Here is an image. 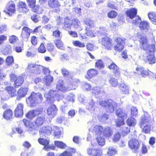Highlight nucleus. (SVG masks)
<instances>
[{
	"instance_id": "obj_32",
	"label": "nucleus",
	"mask_w": 156,
	"mask_h": 156,
	"mask_svg": "<svg viewBox=\"0 0 156 156\" xmlns=\"http://www.w3.org/2000/svg\"><path fill=\"white\" fill-rule=\"evenodd\" d=\"M92 92L95 94H102L103 92V89L102 88L98 87H95L92 89Z\"/></svg>"
},
{
	"instance_id": "obj_14",
	"label": "nucleus",
	"mask_w": 156,
	"mask_h": 156,
	"mask_svg": "<svg viewBox=\"0 0 156 156\" xmlns=\"http://www.w3.org/2000/svg\"><path fill=\"white\" fill-rule=\"evenodd\" d=\"M58 109L54 105H51L47 110V114L51 118L54 117L57 114Z\"/></svg>"
},
{
	"instance_id": "obj_16",
	"label": "nucleus",
	"mask_w": 156,
	"mask_h": 156,
	"mask_svg": "<svg viewBox=\"0 0 156 156\" xmlns=\"http://www.w3.org/2000/svg\"><path fill=\"white\" fill-rule=\"evenodd\" d=\"M52 129L50 126L43 127L40 129V133L41 136L46 135H49L51 134Z\"/></svg>"
},
{
	"instance_id": "obj_19",
	"label": "nucleus",
	"mask_w": 156,
	"mask_h": 156,
	"mask_svg": "<svg viewBox=\"0 0 156 156\" xmlns=\"http://www.w3.org/2000/svg\"><path fill=\"white\" fill-rule=\"evenodd\" d=\"M134 73L141 75L143 77H145L148 74V72L144 69L143 67L138 66L136 68Z\"/></svg>"
},
{
	"instance_id": "obj_59",
	"label": "nucleus",
	"mask_w": 156,
	"mask_h": 156,
	"mask_svg": "<svg viewBox=\"0 0 156 156\" xmlns=\"http://www.w3.org/2000/svg\"><path fill=\"white\" fill-rule=\"evenodd\" d=\"M55 43L56 47L59 48H61L63 45L62 41L59 39L56 40L55 42Z\"/></svg>"
},
{
	"instance_id": "obj_44",
	"label": "nucleus",
	"mask_w": 156,
	"mask_h": 156,
	"mask_svg": "<svg viewBox=\"0 0 156 156\" xmlns=\"http://www.w3.org/2000/svg\"><path fill=\"white\" fill-rule=\"evenodd\" d=\"M72 25L76 28H78L80 27V22L77 19H74L72 22Z\"/></svg>"
},
{
	"instance_id": "obj_57",
	"label": "nucleus",
	"mask_w": 156,
	"mask_h": 156,
	"mask_svg": "<svg viewBox=\"0 0 156 156\" xmlns=\"http://www.w3.org/2000/svg\"><path fill=\"white\" fill-rule=\"evenodd\" d=\"M116 124L118 126H120L125 124L124 119L121 118L120 119H118L116 122Z\"/></svg>"
},
{
	"instance_id": "obj_36",
	"label": "nucleus",
	"mask_w": 156,
	"mask_h": 156,
	"mask_svg": "<svg viewBox=\"0 0 156 156\" xmlns=\"http://www.w3.org/2000/svg\"><path fill=\"white\" fill-rule=\"evenodd\" d=\"M75 150L71 149L69 151H66L60 154L59 156H72V152H75Z\"/></svg>"
},
{
	"instance_id": "obj_10",
	"label": "nucleus",
	"mask_w": 156,
	"mask_h": 156,
	"mask_svg": "<svg viewBox=\"0 0 156 156\" xmlns=\"http://www.w3.org/2000/svg\"><path fill=\"white\" fill-rule=\"evenodd\" d=\"M44 96L50 102L52 103L56 100L58 101V97L59 95L55 91L51 90L48 93H45Z\"/></svg>"
},
{
	"instance_id": "obj_53",
	"label": "nucleus",
	"mask_w": 156,
	"mask_h": 156,
	"mask_svg": "<svg viewBox=\"0 0 156 156\" xmlns=\"http://www.w3.org/2000/svg\"><path fill=\"white\" fill-rule=\"evenodd\" d=\"M95 66L98 68L100 69L103 68L104 67L103 62L101 60H98L95 63Z\"/></svg>"
},
{
	"instance_id": "obj_46",
	"label": "nucleus",
	"mask_w": 156,
	"mask_h": 156,
	"mask_svg": "<svg viewBox=\"0 0 156 156\" xmlns=\"http://www.w3.org/2000/svg\"><path fill=\"white\" fill-rule=\"evenodd\" d=\"M38 51L39 52L42 53H44L46 51V48L43 43L41 44L38 48Z\"/></svg>"
},
{
	"instance_id": "obj_2",
	"label": "nucleus",
	"mask_w": 156,
	"mask_h": 156,
	"mask_svg": "<svg viewBox=\"0 0 156 156\" xmlns=\"http://www.w3.org/2000/svg\"><path fill=\"white\" fill-rule=\"evenodd\" d=\"M68 87H65L62 80H60L58 81L56 84V88L59 90L65 92L68 90H70L76 89V83L74 81L72 78H70L68 80Z\"/></svg>"
},
{
	"instance_id": "obj_1",
	"label": "nucleus",
	"mask_w": 156,
	"mask_h": 156,
	"mask_svg": "<svg viewBox=\"0 0 156 156\" xmlns=\"http://www.w3.org/2000/svg\"><path fill=\"white\" fill-rule=\"evenodd\" d=\"M140 42L142 45L141 47H142L144 50L143 54H142L139 56L140 58L150 64L155 63V60L154 55L155 45L151 44L149 46L147 42L146 37H142L140 38Z\"/></svg>"
},
{
	"instance_id": "obj_43",
	"label": "nucleus",
	"mask_w": 156,
	"mask_h": 156,
	"mask_svg": "<svg viewBox=\"0 0 156 156\" xmlns=\"http://www.w3.org/2000/svg\"><path fill=\"white\" fill-rule=\"evenodd\" d=\"M97 140L98 144L99 145L103 146L104 145L105 143V140L104 138L102 137V136H100L97 137Z\"/></svg>"
},
{
	"instance_id": "obj_3",
	"label": "nucleus",
	"mask_w": 156,
	"mask_h": 156,
	"mask_svg": "<svg viewBox=\"0 0 156 156\" xmlns=\"http://www.w3.org/2000/svg\"><path fill=\"white\" fill-rule=\"evenodd\" d=\"M43 100L42 95L39 93L32 92L30 96L26 99V102L30 106H34L36 104L41 103Z\"/></svg>"
},
{
	"instance_id": "obj_60",
	"label": "nucleus",
	"mask_w": 156,
	"mask_h": 156,
	"mask_svg": "<svg viewBox=\"0 0 156 156\" xmlns=\"http://www.w3.org/2000/svg\"><path fill=\"white\" fill-rule=\"evenodd\" d=\"M83 88L86 90H90L91 86L89 83H85L82 86Z\"/></svg>"
},
{
	"instance_id": "obj_61",
	"label": "nucleus",
	"mask_w": 156,
	"mask_h": 156,
	"mask_svg": "<svg viewBox=\"0 0 156 156\" xmlns=\"http://www.w3.org/2000/svg\"><path fill=\"white\" fill-rule=\"evenodd\" d=\"M14 59L12 56H10V66H11L13 69H17L18 67V65L14 63Z\"/></svg>"
},
{
	"instance_id": "obj_37",
	"label": "nucleus",
	"mask_w": 156,
	"mask_h": 156,
	"mask_svg": "<svg viewBox=\"0 0 156 156\" xmlns=\"http://www.w3.org/2000/svg\"><path fill=\"white\" fill-rule=\"evenodd\" d=\"M109 82L112 86L114 87H116L118 84L117 80L113 77L110 78L109 80Z\"/></svg>"
},
{
	"instance_id": "obj_33",
	"label": "nucleus",
	"mask_w": 156,
	"mask_h": 156,
	"mask_svg": "<svg viewBox=\"0 0 156 156\" xmlns=\"http://www.w3.org/2000/svg\"><path fill=\"white\" fill-rule=\"evenodd\" d=\"M109 69L113 70V72L117 75H119L120 72V70L118 67L114 63H112L108 66Z\"/></svg>"
},
{
	"instance_id": "obj_23",
	"label": "nucleus",
	"mask_w": 156,
	"mask_h": 156,
	"mask_svg": "<svg viewBox=\"0 0 156 156\" xmlns=\"http://www.w3.org/2000/svg\"><path fill=\"white\" fill-rule=\"evenodd\" d=\"M137 10L135 8H132L128 10L126 12L127 16L130 19H133L136 15Z\"/></svg>"
},
{
	"instance_id": "obj_35",
	"label": "nucleus",
	"mask_w": 156,
	"mask_h": 156,
	"mask_svg": "<svg viewBox=\"0 0 156 156\" xmlns=\"http://www.w3.org/2000/svg\"><path fill=\"white\" fill-rule=\"evenodd\" d=\"M126 123L128 126H133L135 125L136 122L134 118L130 117L127 120Z\"/></svg>"
},
{
	"instance_id": "obj_29",
	"label": "nucleus",
	"mask_w": 156,
	"mask_h": 156,
	"mask_svg": "<svg viewBox=\"0 0 156 156\" xmlns=\"http://www.w3.org/2000/svg\"><path fill=\"white\" fill-rule=\"evenodd\" d=\"M119 88L123 93L126 94H129V87L124 83L122 82L120 83Z\"/></svg>"
},
{
	"instance_id": "obj_40",
	"label": "nucleus",
	"mask_w": 156,
	"mask_h": 156,
	"mask_svg": "<svg viewBox=\"0 0 156 156\" xmlns=\"http://www.w3.org/2000/svg\"><path fill=\"white\" fill-rule=\"evenodd\" d=\"M55 144L56 147L61 149L65 148L66 146L65 144L62 141H55Z\"/></svg>"
},
{
	"instance_id": "obj_49",
	"label": "nucleus",
	"mask_w": 156,
	"mask_h": 156,
	"mask_svg": "<svg viewBox=\"0 0 156 156\" xmlns=\"http://www.w3.org/2000/svg\"><path fill=\"white\" fill-rule=\"evenodd\" d=\"M54 135L55 137H57V138H58L60 137V135L61 132V130H60V129L57 126L54 127Z\"/></svg>"
},
{
	"instance_id": "obj_30",
	"label": "nucleus",
	"mask_w": 156,
	"mask_h": 156,
	"mask_svg": "<svg viewBox=\"0 0 156 156\" xmlns=\"http://www.w3.org/2000/svg\"><path fill=\"white\" fill-rule=\"evenodd\" d=\"M72 24H71V20L68 18H66L65 19L63 28L66 30L71 29Z\"/></svg>"
},
{
	"instance_id": "obj_39",
	"label": "nucleus",
	"mask_w": 156,
	"mask_h": 156,
	"mask_svg": "<svg viewBox=\"0 0 156 156\" xmlns=\"http://www.w3.org/2000/svg\"><path fill=\"white\" fill-rule=\"evenodd\" d=\"M19 39L17 37L14 35L10 36V43L14 45H17Z\"/></svg>"
},
{
	"instance_id": "obj_22",
	"label": "nucleus",
	"mask_w": 156,
	"mask_h": 156,
	"mask_svg": "<svg viewBox=\"0 0 156 156\" xmlns=\"http://www.w3.org/2000/svg\"><path fill=\"white\" fill-rule=\"evenodd\" d=\"M98 71L94 69H91L89 70L87 72V75L85 76L87 79H90L92 77L96 76L98 74Z\"/></svg>"
},
{
	"instance_id": "obj_50",
	"label": "nucleus",
	"mask_w": 156,
	"mask_h": 156,
	"mask_svg": "<svg viewBox=\"0 0 156 156\" xmlns=\"http://www.w3.org/2000/svg\"><path fill=\"white\" fill-rule=\"evenodd\" d=\"M84 23L87 25L91 27H92L94 26V23L93 20H91L89 19H87L84 21Z\"/></svg>"
},
{
	"instance_id": "obj_55",
	"label": "nucleus",
	"mask_w": 156,
	"mask_h": 156,
	"mask_svg": "<svg viewBox=\"0 0 156 156\" xmlns=\"http://www.w3.org/2000/svg\"><path fill=\"white\" fill-rule=\"evenodd\" d=\"M23 44L22 46H18L17 45L13 46V49L17 53H20L22 51L23 48Z\"/></svg>"
},
{
	"instance_id": "obj_13",
	"label": "nucleus",
	"mask_w": 156,
	"mask_h": 156,
	"mask_svg": "<svg viewBox=\"0 0 156 156\" xmlns=\"http://www.w3.org/2000/svg\"><path fill=\"white\" fill-rule=\"evenodd\" d=\"M23 105L22 103H19L17 105L14 112L15 116L16 117H22L23 114Z\"/></svg>"
},
{
	"instance_id": "obj_26",
	"label": "nucleus",
	"mask_w": 156,
	"mask_h": 156,
	"mask_svg": "<svg viewBox=\"0 0 156 156\" xmlns=\"http://www.w3.org/2000/svg\"><path fill=\"white\" fill-rule=\"evenodd\" d=\"M30 34V30L27 27L23 28L21 36L23 38H28Z\"/></svg>"
},
{
	"instance_id": "obj_38",
	"label": "nucleus",
	"mask_w": 156,
	"mask_h": 156,
	"mask_svg": "<svg viewBox=\"0 0 156 156\" xmlns=\"http://www.w3.org/2000/svg\"><path fill=\"white\" fill-rule=\"evenodd\" d=\"M148 16L149 19L153 23L156 24V16L155 13L154 12H151L148 14Z\"/></svg>"
},
{
	"instance_id": "obj_9",
	"label": "nucleus",
	"mask_w": 156,
	"mask_h": 156,
	"mask_svg": "<svg viewBox=\"0 0 156 156\" xmlns=\"http://www.w3.org/2000/svg\"><path fill=\"white\" fill-rule=\"evenodd\" d=\"M24 80L23 77L21 76L16 77V75L14 74L10 75V81L13 83L15 87L21 86L23 83Z\"/></svg>"
},
{
	"instance_id": "obj_17",
	"label": "nucleus",
	"mask_w": 156,
	"mask_h": 156,
	"mask_svg": "<svg viewBox=\"0 0 156 156\" xmlns=\"http://www.w3.org/2000/svg\"><path fill=\"white\" fill-rule=\"evenodd\" d=\"M48 5L51 8L54 9V11L58 12L60 11L59 2L55 0H49L48 2Z\"/></svg>"
},
{
	"instance_id": "obj_5",
	"label": "nucleus",
	"mask_w": 156,
	"mask_h": 156,
	"mask_svg": "<svg viewBox=\"0 0 156 156\" xmlns=\"http://www.w3.org/2000/svg\"><path fill=\"white\" fill-rule=\"evenodd\" d=\"M44 69V66L36 63H30L28 65L27 71L32 73L39 74Z\"/></svg>"
},
{
	"instance_id": "obj_52",
	"label": "nucleus",
	"mask_w": 156,
	"mask_h": 156,
	"mask_svg": "<svg viewBox=\"0 0 156 156\" xmlns=\"http://www.w3.org/2000/svg\"><path fill=\"white\" fill-rule=\"evenodd\" d=\"M117 15V13L113 10H112L109 12L108 14V17L111 18H114L116 17Z\"/></svg>"
},
{
	"instance_id": "obj_41",
	"label": "nucleus",
	"mask_w": 156,
	"mask_h": 156,
	"mask_svg": "<svg viewBox=\"0 0 156 156\" xmlns=\"http://www.w3.org/2000/svg\"><path fill=\"white\" fill-rule=\"evenodd\" d=\"M44 78L45 79V84L47 85H49L51 83L53 80V77L50 75H48V76H45Z\"/></svg>"
},
{
	"instance_id": "obj_34",
	"label": "nucleus",
	"mask_w": 156,
	"mask_h": 156,
	"mask_svg": "<svg viewBox=\"0 0 156 156\" xmlns=\"http://www.w3.org/2000/svg\"><path fill=\"white\" fill-rule=\"evenodd\" d=\"M139 27L141 30H147L149 27L148 23L146 21L141 22L139 25Z\"/></svg>"
},
{
	"instance_id": "obj_6",
	"label": "nucleus",
	"mask_w": 156,
	"mask_h": 156,
	"mask_svg": "<svg viewBox=\"0 0 156 156\" xmlns=\"http://www.w3.org/2000/svg\"><path fill=\"white\" fill-rule=\"evenodd\" d=\"M87 124L89 127V131L94 132L96 133V135L98 136L102 135L103 131V128L101 126L96 125L94 127V123L92 122H88Z\"/></svg>"
},
{
	"instance_id": "obj_21",
	"label": "nucleus",
	"mask_w": 156,
	"mask_h": 156,
	"mask_svg": "<svg viewBox=\"0 0 156 156\" xmlns=\"http://www.w3.org/2000/svg\"><path fill=\"white\" fill-rule=\"evenodd\" d=\"M39 143L44 146V149L45 150H48V148H51L49 146H48L49 143V140L47 139H44L42 138H40L38 140Z\"/></svg>"
},
{
	"instance_id": "obj_31",
	"label": "nucleus",
	"mask_w": 156,
	"mask_h": 156,
	"mask_svg": "<svg viewBox=\"0 0 156 156\" xmlns=\"http://www.w3.org/2000/svg\"><path fill=\"white\" fill-rule=\"evenodd\" d=\"M28 88L27 87H21L18 92V94L20 97H23L27 94Z\"/></svg>"
},
{
	"instance_id": "obj_24",
	"label": "nucleus",
	"mask_w": 156,
	"mask_h": 156,
	"mask_svg": "<svg viewBox=\"0 0 156 156\" xmlns=\"http://www.w3.org/2000/svg\"><path fill=\"white\" fill-rule=\"evenodd\" d=\"M45 118L43 116H38L35 120L36 126L39 127L41 126L45 121Z\"/></svg>"
},
{
	"instance_id": "obj_45",
	"label": "nucleus",
	"mask_w": 156,
	"mask_h": 156,
	"mask_svg": "<svg viewBox=\"0 0 156 156\" xmlns=\"http://www.w3.org/2000/svg\"><path fill=\"white\" fill-rule=\"evenodd\" d=\"M116 152V150L112 147H110L108 149L107 154L109 156L114 155Z\"/></svg>"
},
{
	"instance_id": "obj_20",
	"label": "nucleus",
	"mask_w": 156,
	"mask_h": 156,
	"mask_svg": "<svg viewBox=\"0 0 156 156\" xmlns=\"http://www.w3.org/2000/svg\"><path fill=\"white\" fill-rule=\"evenodd\" d=\"M40 112L38 110H32L27 113L26 116L29 119H32L35 117L40 114Z\"/></svg>"
},
{
	"instance_id": "obj_56",
	"label": "nucleus",
	"mask_w": 156,
	"mask_h": 156,
	"mask_svg": "<svg viewBox=\"0 0 156 156\" xmlns=\"http://www.w3.org/2000/svg\"><path fill=\"white\" fill-rule=\"evenodd\" d=\"M3 117L7 120L10 119V110L8 109L5 111L3 114Z\"/></svg>"
},
{
	"instance_id": "obj_28",
	"label": "nucleus",
	"mask_w": 156,
	"mask_h": 156,
	"mask_svg": "<svg viewBox=\"0 0 156 156\" xmlns=\"http://www.w3.org/2000/svg\"><path fill=\"white\" fill-rule=\"evenodd\" d=\"M95 103L93 100H90L88 102L86 108L91 113H93L94 112Z\"/></svg>"
},
{
	"instance_id": "obj_27",
	"label": "nucleus",
	"mask_w": 156,
	"mask_h": 156,
	"mask_svg": "<svg viewBox=\"0 0 156 156\" xmlns=\"http://www.w3.org/2000/svg\"><path fill=\"white\" fill-rule=\"evenodd\" d=\"M113 131L111 128L109 127H106L103 129L102 133L106 137H108L111 136Z\"/></svg>"
},
{
	"instance_id": "obj_47",
	"label": "nucleus",
	"mask_w": 156,
	"mask_h": 156,
	"mask_svg": "<svg viewBox=\"0 0 156 156\" xmlns=\"http://www.w3.org/2000/svg\"><path fill=\"white\" fill-rule=\"evenodd\" d=\"M108 115L104 113L101 115L99 116L98 117L99 120L101 122H104L108 119Z\"/></svg>"
},
{
	"instance_id": "obj_4",
	"label": "nucleus",
	"mask_w": 156,
	"mask_h": 156,
	"mask_svg": "<svg viewBox=\"0 0 156 156\" xmlns=\"http://www.w3.org/2000/svg\"><path fill=\"white\" fill-rule=\"evenodd\" d=\"M100 105L104 107L107 112H114L115 109L117 107V104L111 99L102 101L99 103Z\"/></svg>"
},
{
	"instance_id": "obj_62",
	"label": "nucleus",
	"mask_w": 156,
	"mask_h": 156,
	"mask_svg": "<svg viewBox=\"0 0 156 156\" xmlns=\"http://www.w3.org/2000/svg\"><path fill=\"white\" fill-rule=\"evenodd\" d=\"M47 50L50 52L53 51L54 46L50 43H48L47 44Z\"/></svg>"
},
{
	"instance_id": "obj_54",
	"label": "nucleus",
	"mask_w": 156,
	"mask_h": 156,
	"mask_svg": "<svg viewBox=\"0 0 156 156\" xmlns=\"http://www.w3.org/2000/svg\"><path fill=\"white\" fill-rule=\"evenodd\" d=\"M122 134L123 136H125L126 134L130 132V130L129 128L124 127L122 129Z\"/></svg>"
},
{
	"instance_id": "obj_51",
	"label": "nucleus",
	"mask_w": 156,
	"mask_h": 156,
	"mask_svg": "<svg viewBox=\"0 0 156 156\" xmlns=\"http://www.w3.org/2000/svg\"><path fill=\"white\" fill-rule=\"evenodd\" d=\"M131 113L132 116H136L138 114V109L135 107L132 106L131 108Z\"/></svg>"
},
{
	"instance_id": "obj_25",
	"label": "nucleus",
	"mask_w": 156,
	"mask_h": 156,
	"mask_svg": "<svg viewBox=\"0 0 156 156\" xmlns=\"http://www.w3.org/2000/svg\"><path fill=\"white\" fill-rule=\"evenodd\" d=\"M116 114L118 117L123 119L127 116V112L125 110L120 108H119L117 110Z\"/></svg>"
},
{
	"instance_id": "obj_15",
	"label": "nucleus",
	"mask_w": 156,
	"mask_h": 156,
	"mask_svg": "<svg viewBox=\"0 0 156 156\" xmlns=\"http://www.w3.org/2000/svg\"><path fill=\"white\" fill-rule=\"evenodd\" d=\"M20 123L23 122L27 129L29 131H32L35 128V126L31 122L27 119H23L20 122Z\"/></svg>"
},
{
	"instance_id": "obj_7",
	"label": "nucleus",
	"mask_w": 156,
	"mask_h": 156,
	"mask_svg": "<svg viewBox=\"0 0 156 156\" xmlns=\"http://www.w3.org/2000/svg\"><path fill=\"white\" fill-rule=\"evenodd\" d=\"M150 120V118L149 117L144 116L141 119L140 126L142 128L144 127L143 130L145 133H148L150 131V126L148 125Z\"/></svg>"
},
{
	"instance_id": "obj_48",
	"label": "nucleus",
	"mask_w": 156,
	"mask_h": 156,
	"mask_svg": "<svg viewBox=\"0 0 156 156\" xmlns=\"http://www.w3.org/2000/svg\"><path fill=\"white\" fill-rule=\"evenodd\" d=\"M73 44L75 46H77L80 48H83L85 47V45L84 43L78 41H73Z\"/></svg>"
},
{
	"instance_id": "obj_64",
	"label": "nucleus",
	"mask_w": 156,
	"mask_h": 156,
	"mask_svg": "<svg viewBox=\"0 0 156 156\" xmlns=\"http://www.w3.org/2000/svg\"><path fill=\"white\" fill-rule=\"evenodd\" d=\"M120 138V135L119 132L116 133L113 137V140L115 142H118Z\"/></svg>"
},
{
	"instance_id": "obj_8",
	"label": "nucleus",
	"mask_w": 156,
	"mask_h": 156,
	"mask_svg": "<svg viewBox=\"0 0 156 156\" xmlns=\"http://www.w3.org/2000/svg\"><path fill=\"white\" fill-rule=\"evenodd\" d=\"M99 41L106 49L110 50L112 47V40L107 36L100 39Z\"/></svg>"
},
{
	"instance_id": "obj_12",
	"label": "nucleus",
	"mask_w": 156,
	"mask_h": 156,
	"mask_svg": "<svg viewBox=\"0 0 156 156\" xmlns=\"http://www.w3.org/2000/svg\"><path fill=\"white\" fill-rule=\"evenodd\" d=\"M115 41L117 43V44L114 47V49L119 52H120L124 48V44L125 43L124 40L120 37H116L115 39Z\"/></svg>"
},
{
	"instance_id": "obj_58",
	"label": "nucleus",
	"mask_w": 156,
	"mask_h": 156,
	"mask_svg": "<svg viewBox=\"0 0 156 156\" xmlns=\"http://www.w3.org/2000/svg\"><path fill=\"white\" fill-rule=\"evenodd\" d=\"M66 98L68 101L73 102L74 101V95L73 94H70L66 96Z\"/></svg>"
},
{
	"instance_id": "obj_18",
	"label": "nucleus",
	"mask_w": 156,
	"mask_h": 156,
	"mask_svg": "<svg viewBox=\"0 0 156 156\" xmlns=\"http://www.w3.org/2000/svg\"><path fill=\"white\" fill-rule=\"evenodd\" d=\"M138 141L136 139H132L129 142V146L132 149L137 150L140 147Z\"/></svg>"
},
{
	"instance_id": "obj_11",
	"label": "nucleus",
	"mask_w": 156,
	"mask_h": 156,
	"mask_svg": "<svg viewBox=\"0 0 156 156\" xmlns=\"http://www.w3.org/2000/svg\"><path fill=\"white\" fill-rule=\"evenodd\" d=\"M87 153L89 156H101L102 154L101 149L94 147L88 148Z\"/></svg>"
},
{
	"instance_id": "obj_42",
	"label": "nucleus",
	"mask_w": 156,
	"mask_h": 156,
	"mask_svg": "<svg viewBox=\"0 0 156 156\" xmlns=\"http://www.w3.org/2000/svg\"><path fill=\"white\" fill-rule=\"evenodd\" d=\"M27 5L25 2H19V8L25 9V10L23 9L22 11L23 12L26 13V12L27 11Z\"/></svg>"
},
{
	"instance_id": "obj_63",
	"label": "nucleus",
	"mask_w": 156,
	"mask_h": 156,
	"mask_svg": "<svg viewBox=\"0 0 156 156\" xmlns=\"http://www.w3.org/2000/svg\"><path fill=\"white\" fill-rule=\"evenodd\" d=\"M141 19L138 16H136L135 20H133V23L136 25H138L141 22Z\"/></svg>"
}]
</instances>
